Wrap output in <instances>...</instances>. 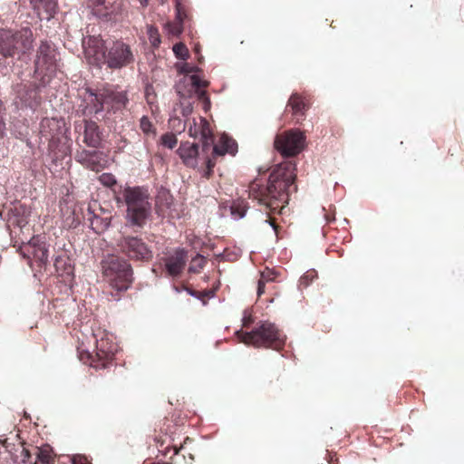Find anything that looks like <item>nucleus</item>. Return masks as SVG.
<instances>
[{"instance_id": "f257e3e1", "label": "nucleus", "mask_w": 464, "mask_h": 464, "mask_svg": "<svg viewBox=\"0 0 464 464\" xmlns=\"http://www.w3.org/2000/svg\"><path fill=\"white\" fill-rule=\"evenodd\" d=\"M295 171V162L292 160H285L273 169L266 184L262 183L259 179H255L249 184V197L268 211L269 218L266 221L276 232H277L278 226L271 215L283 214V210L288 204L290 193L296 191Z\"/></svg>"}, {"instance_id": "f03ea898", "label": "nucleus", "mask_w": 464, "mask_h": 464, "mask_svg": "<svg viewBox=\"0 0 464 464\" xmlns=\"http://www.w3.org/2000/svg\"><path fill=\"white\" fill-rule=\"evenodd\" d=\"M117 204L126 206V220L132 227H143L151 213L150 195L148 188L127 186L115 196Z\"/></svg>"}, {"instance_id": "7ed1b4c3", "label": "nucleus", "mask_w": 464, "mask_h": 464, "mask_svg": "<svg viewBox=\"0 0 464 464\" xmlns=\"http://www.w3.org/2000/svg\"><path fill=\"white\" fill-rule=\"evenodd\" d=\"M236 334L240 342L256 348L265 347L280 350L284 347L285 340V336L276 325L268 321L261 322L251 332L240 330Z\"/></svg>"}, {"instance_id": "20e7f679", "label": "nucleus", "mask_w": 464, "mask_h": 464, "mask_svg": "<svg viewBox=\"0 0 464 464\" xmlns=\"http://www.w3.org/2000/svg\"><path fill=\"white\" fill-rule=\"evenodd\" d=\"M102 275L111 288L118 292L126 291L132 283L130 265L117 256H109L102 262Z\"/></svg>"}, {"instance_id": "39448f33", "label": "nucleus", "mask_w": 464, "mask_h": 464, "mask_svg": "<svg viewBox=\"0 0 464 464\" xmlns=\"http://www.w3.org/2000/svg\"><path fill=\"white\" fill-rule=\"evenodd\" d=\"M94 336L96 338L95 354L88 353L89 364L96 369L105 368L113 361L118 345L114 342L113 335L106 331L99 330Z\"/></svg>"}, {"instance_id": "423d86ee", "label": "nucleus", "mask_w": 464, "mask_h": 464, "mask_svg": "<svg viewBox=\"0 0 464 464\" xmlns=\"http://www.w3.org/2000/svg\"><path fill=\"white\" fill-rule=\"evenodd\" d=\"M32 31H0V53L5 57L25 53L33 47Z\"/></svg>"}, {"instance_id": "0eeeda50", "label": "nucleus", "mask_w": 464, "mask_h": 464, "mask_svg": "<svg viewBox=\"0 0 464 464\" xmlns=\"http://www.w3.org/2000/svg\"><path fill=\"white\" fill-rule=\"evenodd\" d=\"M237 151V144L236 140L227 135H222L218 143L212 144L210 151L203 156L202 176L207 179H210L217 163V158L225 156L227 153L235 155Z\"/></svg>"}, {"instance_id": "6e6552de", "label": "nucleus", "mask_w": 464, "mask_h": 464, "mask_svg": "<svg viewBox=\"0 0 464 464\" xmlns=\"http://www.w3.org/2000/svg\"><path fill=\"white\" fill-rule=\"evenodd\" d=\"M34 73L41 77L42 84L49 82L57 70L56 52L47 42H42L34 63Z\"/></svg>"}, {"instance_id": "1a4fd4ad", "label": "nucleus", "mask_w": 464, "mask_h": 464, "mask_svg": "<svg viewBox=\"0 0 464 464\" xmlns=\"http://www.w3.org/2000/svg\"><path fill=\"white\" fill-rule=\"evenodd\" d=\"M305 136L299 130H290L279 134L275 139V148L283 157H295L304 147Z\"/></svg>"}, {"instance_id": "9d476101", "label": "nucleus", "mask_w": 464, "mask_h": 464, "mask_svg": "<svg viewBox=\"0 0 464 464\" xmlns=\"http://www.w3.org/2000/svg\"><path fill=\"white\" fill-rule=\"evenodd\" d=\"M118 246L121 253L130 260L148 262L153 256L150 247L139 237H122L119 240Z\"/></svg>"}, {"instance_id": "9b49d317", "label": "nucleus", "mask_w": 464, "mask_h": 464, "mask_svg": "<svg viewBox=\"0 0 464 464\" xmlns=\"http://www.w3.org/2000/svg\"><path fill=\"white\" fill-rule=\"evenodd\" d=\"M134 61L133 53L130 45L122 41L117 40L112 42L107 47L105 58H102L101 63H105L111 69H121L128 66Z\"/></svg>"}, {"instance_id": "f8f14e48", "label": "nucleus", "mask_w": 464, "mask_h": 464, "mask_svg": "<svg viewBox=\"0 0 464 464\" xmlns=\"http://www.w3.org/2000/svg\"><path fill=\"white\" fill-rule=\"evenodd\" d=\"M188 132L190 137L199 139L202 141L201 153L203 156L210 151L214 139L210 124L205 118L193 119L192 122H189Z\"/></svg>"}, {"instance_id": "ddd939ff", "label": "nucleus", "mask_w": 464, "mask_h": 464, "mask_svg": "<svg viewBox=\"0 0 464 464\" xmlns=\"http://www.w3.org/2000/svg\"><path fill=\"white\" fill-rule=\"evenodd\" d=\"M94 32L97 33V31ZM82 46L86 55L92 57L98 65L102 58H105L108 46L100 34L82 35Z\"/></svg>"}, {"instance_id": "4468645a", "label": "nucleus", "mask_w": 464, "mask_h": 464, "mask_svg": "<svg viewBox=\"0 0 464 464\" xmlns=\"http://www.w3.org/2000/svg\"><path fill=\"white\" fill-rule=\"evenodd\" d=\"M92 14L106 20L115 19L121 8V0H86Z\"/></svg>"}, {"instance_id": "2eb2a0df", "label": "nucleus", "mask_w": 464, "mask_h": 464, "mask_svg": "<svg viewBox=\"0 0 464 464\" xmlns=\"http://www.w3.org/2000/svg\"><path fill=\"white\" fill-rule=\"evenodd\" d=\"M104 109L108 111L116 112L121 111L129 104V98L126 91H118L111 87L102 89Z\"/></svg>"}, {"instance_id": "dca6fc26", "label": "nucleus", "mask_w": 464, "mask_h": 464, "mask_svg": "<svg viewBox=\"0 0 464 464\" xmlns=\"http://www.w3.org/2000/svg\"><path fill=\"white\" fill-rule=\"evenodd\" d=\"M62 133L60 121L54 118H44L40 123V136L48 142L50 150H53L54 146L60 140Z\"/></svg>"}, {"instance_id": "f3484780", "label": "nucleus", "mask_w": 464, "mask_h": 464, "mask_svg": "<svg viewBox=\"0 0 464 464\" xmlns=\"http://www.w3.org/2000/svg\"><path fill=\"white\" fill-rule=\"evenodd\" d=\"M96 205L97 202H94L93 205H89L88 220L92 230L96 233H102L110 227L112 216L109 210H105L101 207L99 208V212H96L94 208Z\"/></svg>"}, {"instance_id": "a211bd4d", "label": "nucleus", "mask_w": 464, "mask_h": 464, "mask_svg": "<svg viewBox=\"0 0 464 464\" xmlns=\"http://www.w3.org/2000/svg\"><path fill=\"white\" fill-rule=\"evenodd\" d=\"M188 260V252L183 248H177L173 253L164 258V265L168 274L171 276H179L185 268Z\"/></svg>"}, {"instance_id": "6ab92c4d", "label": "nucleus", "mask_w": 464, "mask_h": 464, "mask_svg": "<svg viewBox=\"0 0 464 464\" xmlns=\"http://www.w3.org/2000/svg\"><path fill=\"white\" fill-rule=\"evenodd\" d=\"M177 153L181 159L183 164L188 168L195 169L198 166L199 151L196 143L188 141L181 142Z\"/></svg>"}, {"instance_id": "aec40b11", "label": "nucleus", "mask_w": 464, "mask_h": 464, "mask_svg": "<svg viewBox=\"0 0 464 464\" xmlns=\"http://www.w3.org/2000/svg\"><path fill=\"white\" fill-rule=\"evenodd\" d=\"M17 96L26 106L34 107L40 103V91L39 86L35 83L29 85H20L17 87Z\"/></svg>"}, {"instance_id": "412c9836", "label": "nucleus", "mask_w": 464, "mask_h": 464, "mask_svg": "<svg viewBox=\"0 0 464 464\" xmlns=\"http://www.w3.org/2000/svg\"><path fill=\"white\" fill-rule=\"evenodd\" d=\"M103 97L102 96V89L98 92L87 91V96L84 101L87 102L83 110L84 114H97L104 110Z\"/></svg>"}, {"instance_id": "4be33fe9", "label": "nucleus", "mask_w": 464, "mask_h": 464, "mask_svg": "<svg viewBox=\"0 0 464 464\" xmlns=\"http://www.w3.org/2000/svg\"><path fill=\"white\" fill-rule=\"evenodd\" d=\"M176 7V23L179 29H184L186 27H191V15L190 9L186 1L175 0Z\"/></svg>"}, {"instance_id": "5701e85b", "label": "nucleus", "mask_w": 464, "mask_h": 464, "mask_svg": "<svg viewBox=\"0 0 464 464\" xmlns=\"http://www.w3.org/2000/svg\"><path fill=\"white\" fill-rule=\"evenodd\" d=\"M83 142L92 148H98L101 143V136L99 133V127L94 121H85Z\"/></svg>"}, {"instance_id": "b1692460", "label": "nucleus", "mask_w": 464, "mask_h": 464, "mask_svg": "<svg viewBox=\"0 0 464 464\" xmlns=\"http://www.w3.org/2000/svg\"><path fill=\"white\" fill-rule=\"evenodd\" d=\"M23 455H24V461L29 462V463H32V461L30 459L32 455L35 456L34 464H52L53 461V459L52 454L49 450L41 449L38 447H35L34 449L33 453H31L28 450L24 449Z\"/></svg>"}, {"instance_id": "393cba45", "label": "nucleus", "mask_w": 464, "mask_h": 464, "mask_svg": "<svg viewBox=\"0 0 464 464\" xmlns=\"http://www.w3.org/2000/svg\"><path fill=\"white\" fill-rule=\"evenodd\" d=\"M288 109L291 110L294 116L298 117L297 121H299V117L301 119L304 118L305 111L307 110V105L300 94L293 93L286 104L285 110L287 111Z\"/></svg>"}, {"instance_id": "a878e982", "label": "nucleus", "mask_w": 464, "mask_h": 464, "mask_svg": "<svg viewBox=\"0 0 464 464\" xmlns=\"http://www.w3.org/2000/svg\"><path fill=\"white\" fill-rule=\"evenodd\" d=\"M80 160L91 170L100 171L102 169V165L99 160V152L97 151H86L83 150L79 156Z\"/></svg>"}, {"instance_id": "bb28decb", "label": "nucleus", "mask_w": 464, "mask_h": 464, "mask_svg": "<svg viewBox=\"0 0 464 464\" xmlns=\"http://www.w3.org/2000/svg\"><path fill=\"white\" fill-rule=\"evenodd\" d=\"M31 3L34 5V8L38 12H41V10L44 11L45 15L44 17H41V20H50L55 13L57 6L55 0H41L39 2H34V0H31ZM39 14L41 15V13H39Z\"/></svg>"}, {"instance_id": "cd10ccee", "label": "nucleus", "mask_w": 464, "mask_h": 464, "mask_svg": "<svg viewBox=\"0 0 464 464\" xmlns=\"http://www.w3.org/2000/svg\"><path fill=\"white\" fill-rule=\"evenodd\" d=\"M29 246L33 248L32 254L36 262L40 265H45L48 261V249L44 245H31Z\"/></svg>"}, {"instance_id": "c85d7f7f", "label": "nucleus", "mask_w": 464, "mask_h": 464, "mask_svg": "<svg viewBox=\"0 0 464 464\" xmlns=\"http://www.w3.org/2000/svg\"><path fill=\"white\" fill-rule=\"evenodd\" d=\"M247 209V204L244 200L235 201L231 206V214L236 218L245 217Z\"/></svg>"}, {"instance_id": "c756f323", "label": "nucleus", "mask_w": 464, "mask_h": 464, "mask_svg": "<svg viewBox=\"0 0 464 464\" xmlns=\"http://www.w3.org/2000/svg\"><path fill=\"white\" fill-rule=\"evenodd\" d=\"M140 129L146 135H155L156 128L148 116H142L140 120Z\"/></svg>"}, {"instance_id": "7c9ffc66", "label": "nucleus", "mask_w": 464, "mask_h": 464, "mask_svg": "<svg viewBox=\"0 0 464 464\" xmlns=\"http://www.w3.org/2000/svg\"><path fill=\"white\" fill-rule=\"evenodd\" d=\"M205 257L200 255H197L194 258H192L188 270L191 273L197 274L200 272V270L205 266Z\"/></svg>"}, {"instance_id": "2f4dec72", "label": "nucleus", "mask_w": 464, "mask_h": 464, "mask_svg": "<svg viewBox=\"0 0 464 464\" xmlns=\"http://www.w3.org/2000/svg\"><path fill=\"white\" fill-rule=\"evenodd\" d=\"M178 143V139L176 135L172 132H167L163 134L160 138V144L164 147L172 150L176 147Z\"/></svg>"}, {"instance_id": "473e14b6", "label": "nucleus", "mask_w": 464, "mask_h": 464, "mask_svg": "<svg viewBox=\"0 0 464 464\" xmlns=\"http://www.w3.org/2000/svg\"><path fill=\"white\" fill-rule=\"evenodd\" d=\"M189 82L192 85V87L196 91L206 89L208 86V82L206 80H203L199 75L197 73L191 74L189 77Z\"/></svg>"}, {"instance_id": "72a5a7b5", "label": "nucleus", "mask_w": 464, "mask_h": 464, "mask_svg": "<svg viewBox=\"0 0 464 464\" xmlns=\"http://www.w3.org/2000/svg\"><path fill=\"white\" fill-rule=\"evenodd\" d=\"M173 53L176 57L181 60H187L188 58V49L182 43H178L173 46Z\"/></svg>"}, {"instance_id": "f704fd0d", "label": "nucleus", "mask_w": 464, "mask_h": 464, "mask_svg": "<svg viewBox=\"0 0 464 464\" xmlns=\"http://www.w3.org/2000/svg\"><path fill=\"white\" fill-rule=\"evenodd\" d=\"M315 277H316V271L309 270L300 277L299 285L301 287H307Z\"/></svg>"}, {"instance_id": "c9c22d12", "label": "nucleus", "mask_w": 464, "mask_h": 464, "mask_svg": "<svg viewBox=\"0 0 464 464\" xmlns=\"http://www.w3.org/2000/svg\"><path fill=\"white\" fill-rule=\"evenodd\" d=\"M100 182L108 188H111L112 186L116 185L117 180L114 177V175L111 173H103L99 178Z\"/></svg>"}, {"instance_id": "e433bc0d", "label": "nucleus", "mask_w": 464, "mask_h": 464, "mask_svg": "<svg viewBox=\"0 0 464 464\" xmlns=\"http://www.w3.org/2000/svg\"><path fill=\"white\" fill-rule=\"evenodd\" d=\"M198 100L204 102L205 108L210 105V100L205 89L196 91Z\"/></svg>"}, {"instance_id": "4c0bfd02", "label": "nucleus", "mask_w": 464, "mask_h": 464, "mask_svg": "<svg viewBox=\"0 0 464 464\" xmlns=\"http://www.w3.org/2000/svg\"><path fill=\"white\" fill-rule=\"evenodd\" d=\"M150 41L153 47H159L160 44V36L159 34V31H150Z\"/></svg>"}, {"instance_id": "58836bf2", "label": "nucleus", "mask_w": 464, "mask_h": 464, "mask_svg": "<svg viewBox=\"0 0 464 464\" xmlns=\"http://www.w3.org/2000/svg\"><path fill=\"white\" fill-rule=\"evenodd\" d=\"M180 72L182 73H185V74H189V73H197L198 72H200V69L197 66H194V65H191V64H188V63H185L181 69H180Z\"/></svg>"}, {"instance_id": "ea45409f", "label": "nucleus", "mask_w": 464, "mask_h": 464, "mask_svg": "<svg viewBox=\"0 0 464 464\" xmlns=\"http://www.w3.org/2000/svg\"><path fill=\"white\" fill-rule=\"evenodd\" d=\"M275 278V273L270 270H267L261 273L259 280H264V283L266 284L268 282H273Z\"/></svg>"}, {"instance_id": "a19ab883", "label": "nucleus", "mask_w": 464, "mask_h": 464, "mask_svg": "<svg viewBox=\"0 0 464 464\" xmlns=\"http://www.w3.org/2000/svg\"><path fill=\"white\" fill-rule=\"evenodd\" d=\"M72 464H92V462L87 459L86 456L77 454L72 457Z\"/></svg>"}, {"instance_id": "79ce46f5", "label": "nucleus", "mask_w": 464, "mask_h": 464, "mask_svg": "<svg viewBox=\"0 0 464 464\" xmlns=\"http://www.w3.org/2000/svg\"><path fill=\"white\" fill-rule=\"evenodd\" d=\"M266 283L264 280H258L257 282V296L260 297L265 293Z\"/></svg>"}, {"instance_id": "37998d69", "label": "nucleus", "mask_w": 464, "mask_h": 464, "mask_svg": "<svg viewBox=\"0 0 464 464\" xmlns=\"http://www.w3.org/2000/svg\"><path fill=\"white\" fill-rule=\"evenodd\" d=\"M253 322L252 318L250 316L244 317L243 319V327H249L250 324Z\"/></svg>"}, {"instance_id": "c03bdc74", "label": "nucleus", "mask_w": 464, "mask_h": 464, "mask_svg": "<svg viewBox=\"0 0 464 464\" xmlns=\"http://www.w3.org/2000/svg\"><path fill=\"white\" fill-rule=\"evenodd\" d=\"M325 219L327 220V222H332L334 220V217L332 216V215H329V214H325Z\"/></svg>"}, {"instance_id": "a18cd8bd", "label": "nucleus", "mask_w": 464, "mask_h": 464, "mask_svg": "<svg viewBox=\"0 0 464 464\" xmlns=\"http://www.w3.org/2000/svg\"><path fill=\"white\" fill-rule=\"evenodd\" d=\"M185 289L188 291V293L189 295H194V296H198V293H197L196 291L191 290V289H189V288H188V287H186Z\"/></svg>"}, {"instance_id": "49530a36", "label": "nucleus", "mask_w": 464, "mask_h": 464, "mask_svg": "<svg viewBox=\"0 0 464 464\" xmlns=\"http://www.w3.org/2000/svg\"><path fill=\"white\" fill-rule=\"evenodd\" d=\"M148 1L149 0H140V3H141L142 5H148ZM158 1L160 2V3L164 2V0H158Z\"/></svg>"}, {"instance_id": "de8ad7c7", "label": "nucleus", "mask_w": 464, "mask_h": 464, "mask_svg": "<svg viewBox=\"0 0 464 464\" xmlns=\"http://www.w3.org/2000/svg\"><path fill=\"white\" fill-rule=\"evenodd\" d=\"M23 256H24V258H28V259L30 258V256H27L25 253H23Z\"/></svg>"}, {"instance_id": "09e8293b", "label": "nucleus", "mask_w": 464, "mask_h": 464, "mask_svg": "<svg viewBox=\"0 0 464 464\" xmlns=\"http://www.w3.org/2000/svg\"><path fill=\"white\" fill-rule=\"evenodd\" d=\"M177 292H179V287L175 286Z\"/></svg>"}]
</instances>
